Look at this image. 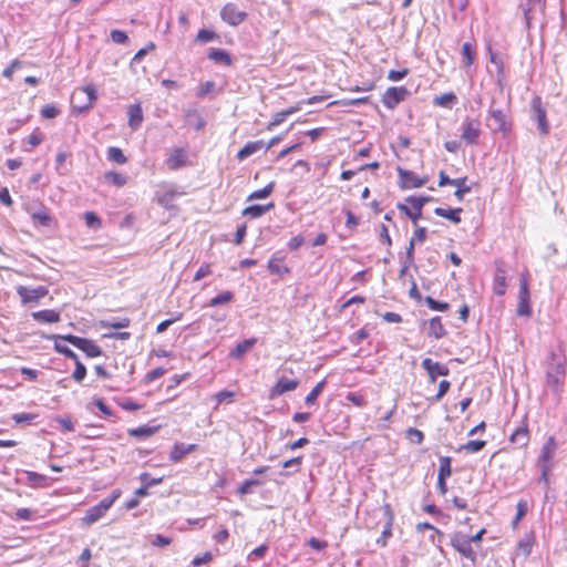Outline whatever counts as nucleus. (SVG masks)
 I'll use <instances>...</instances> for the list:
<instances>
[{
	"mask_svg": "<svg viewBox=\"0 0 567 567\" xmlns=\"http://www.w3.org/2000/svg\"><path fill=\"white\" fill-rule=\"evenodd\" d=\"M103 516H104V513H102V511L97 507V505H95L86 511L85 516L83 517V522L86 525H91V524H94L95 522H97Z\"/></svg>",
	"mask_w": 567,
	"mask_h": 567,
	"instance_id": "nucleus-35",
	"label": "nucleus"
},
{
	"mask_svg": "<svg viewBox=\"0 0 567 567\" xmlns=\"http://www.w3.org/2000/svg\"><path fill=\"white\" fill-rule=\"evenodd\" d=\"M84 220L90 228L97 229L101 226L100 217L93 212H86L84 214Z\"/></svg>",
	"mask_w": 567,
	"mask_h": 567,
	"instance_id": "nucleus-48",
	"label": "nucleus"
},
{
	"mask_svg": "<svg viewBox=\"0 0 567 567\" xmlns=\"http://www.w3.org/2000/svg\"><path fill=\"white\" fill-rule=\"evenodd\" d=\"M405 435L406 439L414 444H421L424 440V434L420 430L414 427H409L405 431Z\"/></svg>",
	"mask_w": 567,
	"mask_h": 567,
	"instance_id": "nucleus-42",
	"label": "nucleus"
},
{
	"mask_svg": "<svg viewBox=\"0 0 567 567\" xmlns=\"http://www.w3.org/2000/svg\"><path fill=\"white\" fill-rule=\"evenodd\" d=\"M54 421L56 423H59L64 431H66V432L74 431V424L70 416H56V417H54Z\"/></svg>",
	"mask_w": 567,
	"mask_h": 567,
	"instance_id": "nucleus-56",
	"label": "nucleus"
},
{
	"mask_svg": "<svg viewBox=\"0 0 567 567\" xmlns=\"http://www.w3.org/2000/svg\"><path fill=\"white\" fill-rule=\"evenodd\" d=\"M164 477H152L150 473L143 472L140 474V481L142 484L146 485L148 488L155 485H158L163 482Z\"/></svg>",
	"mask_w": 567,
	"mask_h": 567,
	"instance_id": "nucleus-45",
	"label": "nucleus"
},
{
	"mask_svg": "<svg viewBox=\"0 0 567 567\" xmlns=\"http://www.w3.org/2000/svg\"><path fill=\"white\" fill-rule=\"evenodd\" d=\"M506 277L504 271L497 269L495 279H494V292L498 296H503L506 291Z\"/></svg>",
	"mask_w": 567,
	"mask_h": 567,
	"instance_id": "nucleus-31",
	"label": "nucleus"
},
{
	"mask_svg": "<svg viewBox=\"0 0 567 567\" xmlns=\"http://www.w3.org/2000/svg\"><path fill=\"white\" fill-rule=\"evenodd\" d=\"M37 417V414L33 413H16L12 415V420L17 423H30Z\"/></svg>",
	"mask_w": 567,
	"mask_h": 567,
	"instance_id": "nucleus-54",
	"label": "nucleus"
},
{
	"mask_svg": "<svg viewBox=\"0 0 567 567\" xmlns=\"http://www.w3.org/2000/svg\"><path fill=\"white\" fill-rule=\"evenodd\" d=\"M481 134V123L477 120H470L463 125L462 140L468 144H475Z\"/></svg>",
	"mask_w": 567,
	"mask_h": 567,
	"instance_id": "nucleus-13",
	"label": "nucleus"
},
{
	"mask_svg": "<svg viewBox=\"0 0 567 567\" xmlns=\"http://www.w3.org/2000/svg\"><path fill=\"white\" fill-rule=\"evenodd\" d=\"M220 18L229 25L237 27L247 18V12L239 10L235 3H227L220 11Z\"/></svg>",
	"mask_w": 567,
	"mask_h": 567,
	"instance_id": "nucleus-6",
	"label": "nucleus"
},
{
	"mask_svg": "<svg viewBox=\"0 0 567 567\" xmlns=\"http://www.w3.org/2000/svg\"><path fill=\"white\" fill-rule=\"evenodd\" d=\"M565 360L555 352H550V362L547 371V383L549 386H558L565 378Z\"/></svg>",
	"mask_w": 567,
	"mask_h": 567,
	"instance_id": "nucleus-3",
	"label": "nucleus"
},
{
	"mask_svg": "<svg viewBox=\"0 0 567 567\" xmlns=\"http://www.w3.org/2000/svg\"><path fill=\"white\" fill-rule=\"evenodd\" d=\"M450 544L451 546L457 551L460 553L462 556L466 557L467 559H470L473 564H475L476 561V553L474 551V549L472 548L471 546V540L468 539V536L461 533V532H456L454 533L452 536H451V540H450Z\"/></svg>",
	"mask_w": 567,
	"mask_h": 567,
	"instance_id": "nucleus-4",
	"label": "nucleus"
},
{
	"mask_svg": "<svg viewBox=\"0 0 567 567\" xmlns=\"http://www.w3.org/2000/svg\"><path fill=\"white\" fill-rule=\"evenodd\" d=\"M105 179L110 183H112L115 186H123L126 184V177L120 173L116 172H107L105 174Z\"/></svg>",
	"mask_w": 567,
	"mask_h": 567,
	"instance_id": "nucleus-44",
	"label": "nucleus"
},
{
	"mask_svg": "<svg viewBox=\"0 0 567 567\" xmlns=\"http://www.w3.org/2000/svg\"><path fill=\"white\" fill-rule=\"evenodd\" d=\"M110 37L111 40L117 44H125L128 41L127 34L121 30H112Z\"/></svg>",
	"mask_w": 567,
	"mask_h": 567,
	"instance_id": "nucleus-53",
	"label": "nucleus"
},
{
	"mask_svg": "<svg viewBox=\"0 0 567 567\" xmlns=\"http://www.w3.org/2000/svg\"><path fill=\"white\" fill-rule=\"evenodd\" d=\"M196 447V444L175 443L169 453V460L177 463L182 461L185 455L194 452Z\"/></svg>",
	"mask_w": 567,
	"mask_h": 567,
	"instance_id": "nucleus-14",
	"label": "nucleus"
},
{
	"mask_svg": "<svg viewBox=\"0 0 567 567\" xmlns=\"http://www.w3.org/2000/svg\"><path fill=\"white\" fill-rule=\"evenodd\" d=\"M452 458L450 456L440 457L439 475L437 477L447 478L452 474Z\"/></svg>",
	"mask_w": 567,
	"mask_h": 567,
	"instance_id": "nucleus-32",
	"label": "nucleus"
},
{
	"mask_svg": "<svg viewBox=\"0 0 567 567\" xmlns=\"http://www.w3.org/2000/svg\"><path fill=\"white\" fill-rule=\"evenodd\" d=\"M430 200V197H415L409 196L406 198V203H409L412 208L415 209V213H411V208H409L405 204H398V209L405 214L413 223L416 225V220L422 216V208Z\"/></svg>",
	"mask_w": 567,
	"mask_h": 567,
	"instance_id": "nucleus-5",
	"label": "nucleus"
},
{
	"mask_svg": "<svg viewBox=\"0 0 567 567\" xmlns=\"http://www.w3.org/2000/svg\"><path fill=\"white\" fill-rule=\"evenodd\" d=\"M556 451V442H555V439L553 436H549L548 440L546 441V443L543 445L542 447V452H540V461L543 463H547L551 460V457L554 456V453Z\"/></svg>",
	"mask_w": 567,
	"mask_h": 567,
	"instance_id": "nucleus-29",
	"label": "nucleus"
},
{
	"mask_svg": "<svg viewBox=\"0 0 567 567\" xmlns=\"http://www.w3.org/2000/svg\"><path fill=\"white\" fill-rule=\"evenodd\" d=\"M27 480L33 486H44L47 483V476L37 472H27Z\"/></svg>",
	"mask_w": 567,
	"mask_h": 567,
	"instance_id": "nucleus-43",
	"label": "nucleus"
},
{
	"mask_svg": "<svg viewBox=\"0 0 567 567\" xmlns=\"http://www.w3.org/2000/svg\"><path fill=\"white\" fill-rule=\"evenodd\" d=\"M463 212L462 208H454V209H445V208H442V207H437L434 209V214L440 216V217H443V218H446L449 220H451L452 223L454 224H458L461 223V217H460V214Z\"/></svg>",
	"mask_w": 567,
	"mask_h": 567,
	"instance_id": "nucleus-25",
	"label": "nucleus"
},
{
	"mask_svg": "<svg viewBox=\"0 0 567 567\" xmlns=\"http://www.w3.org/2000/svg\"><path fill=\"white\" fill-rule=\"evenodd\" d=\"M187 153L183 148H176L167 158L169 169H177L186 164Z\"/></svg>",
	"mask_w": 567,
	"mask_h": 567,
	"instance_id": "nucleus-20",
	"label": "nucleus"
},
{
	"mask_svg": "<svg viewBox=\"0 0 567 567\" xmlns=\"http://www.w3.org/2000/svg\"><path fill=\"white\" fill-rule=\"evenodd\" d=\"M295 111H296V109L291 107V109H288V110H285V111H281V112H278L277 114H275L274 118L268 124V130H272L275 126L282 123L287 118V116L292 114Z\"/></svg>",
	"mask_w": 567,
	"mask_h": 567,
	"instance_id": "nucleus-40",
	"label": "nucleus"
},
{
	"mask_svg": "<svg viewBox=\"0 0 567 567\" xmlns=\"http://www.w3.org/2000/svg\"><path fill=\"white\" fill-rule=\"evenodd\" d=\"M533 540V535H528L518 543L519 549H522L526 556L532 551Z\"/></svg>",
	"mask_w": 567,
	"mask_h": 567,
	"instance_id": "nucleus-58",
	"label": "nucleus"
},
{
	"mask_svg": "<svg viewBox=\"0 0 567 567\" xmlns=\"http://www.w3.org/2000/svg\"><path fill=\"white\" fill-rule=\"evenodd\" d=\"M398 173L400 177V186L403 189L417 188L426 183V178H421L411 171L399 167Z\"/></svg>",
	"mask_w": 567,
	"mask_h": 567,
	"instance_id": "nucleus-11",
	"label": "nucleus"
},
{
	"mask_svg": "<svg viewBox=\"0 0 567 567\" xmlns=\"http://www.w3.org/2000/svg\"><path fill=\"white\" fill-rule=\"evenodd\" d=\"M233 298H234V293L231 291H224V292L219 293L218 296L214 297L213 299H210L208 306L217 307V306H220V305L231 301Z\"/></svg>",
	"mask_w": 567,
	"mask_h": 567,
	"instance_id": "nucleus-41",
	"label": "nucleus"
},
{
	"mask_svg": "<svg viewBox=\"0 0 567 567\" xmlns=\"http://www.w3.org/2000/svg\"><path fill=\"white\" fill-rule=\"evenodd\" d=\"M274 185H275L274 182H270L264 188L252 192L248 196L247 200L250 202V200L262 199V198L268 197L274 190Z\"/></svg>",
	"mask_w": 567,
	"mask_h": 567,
	"instance_id": "nucleus-36",
	"label": "nucleus"
},
{
	"mask_svg": "<svg viewBox=\"0 0 567 567\" xmlns=\"http://www.w3.org/2000/svg\"><path fill=\"white\" fill-rule=\"evenodd\" d=\"M301 462H302V456H297V457H292L290 460H287L282 463V467L284 468H290V467H293L295 468V472H298L299 471V467L301 465Z\"/></svg>",
	"mask_w": 567,
	"mask_h": 567,
	"instance_id": "nucleus-62",
	"label": "nucleus"
},
{
	"mask_svg": "<svg viewBox=\"0 0 567 567\" xmlns=\"http://www.w3.org/2000/svg\"><path fill=\"white\" fill-rule=\"evenodd\" d=\"M526 513H527V504H526V502L525 501H519L518 504H517L516 516L514 517V519L512 522V525H513L514 528L517 526L519 520L526 515Z\"/></svg>",
	"mask_w": 567,
	"mask_h": 567,
	"instance_id": "nucleus-52",
	"label": "nucleus"
},
{
	"mask_svg": "<svg viewBox=\"0 0 567 567\" xmlns=\"http://www.w3.org/2000/svg\"><path fill=\"white\" fill-rule=\"evenodd\" d=\"M427 334L430 337H434L435 339H441L446 334V330L442 324L441 317H433L427 322Z\"/></svg>",
	"mask_w": 567,
	"mask_h": 567,
	"instance_id": "nucleus-22",
	"label": "nucleus"
},
{
	"mask_svg": "<svg viewBox=\"0 0 567 567\" xmlns=\"http://www.w3.org/2000/svg\"><path fill=\"white\" fill-rule=\"evenodd\" d=\"M384 514L389 516V520L382 530L381 536L377 539V544L384 547L386 545V539L391 536V526H392V514L391 507L389 504L383 506Z\"/></svg>",
	"mask_w": 567,
	"mask_h": 567,
	"instance_id": "nucleus-26",
	"label": "nucleus"
},
{
	"mask_svg": "<svg viewBox=\"0 0 567 567\" xmlns=\"http://www.w3.org/2000/svg\"><path fill=\"white\" fill-rule=\"evenodd\" d=\"M74 363H75V369L73 371V378L76 381H81L84 379V377L86 374V368L79 359L74 360Z\"/></svg>",
	"mask_w": 567,
	"mask_h": 567,
	"instance_id": "nucleus-57",
	"label": "nucleus"
},
{
	"mask_svg": "<svg viewBox=\"0 0 567 567\" xmlns=\"http://www.w3.org/2000/svg\"><path fill=\"white\" fill-rule=\"evenodd\" d=\"M28 212L30 213L34 225L50 227L53 223V218L49 213V209L45 207H41L37 212H32L30 208H28Z\"/></svg>",
	"mask_w": 567,
	"mask_h": 567,
	"instance_id": "nucleus-15",
	"label": "nucleus"
},
{
	"mask_svg": "<svg viewBox=\"0 0 567 567\" xmlns=\"http://www.w3.org/2000/svg\"><path fill=\"white\" fill-rule=\"evenodd\" d=\"M265 146V143L262 141H255V142H248L238 153L237 158L239 161H244L251 156L252 154L257 153Z\"/></svg>",
	"mask_w": 567,
	"mask_h": 567,
	"instance_id": "nucleus-23",
	"label": "nucleus"
},
{
	"mask_svg": "<svg viewBox=\"0 0 567 567\" xmlns=\"http://www.w3.org/2000/svg\"><path fill=\"white\" fill-rule=\"evenodd\" d=\"M18 295L21 297L23 303L28 302H38L41 298L48 295V289L43 286L37 288H30L24 286H19L17 288Z\"/></svg>",
	"mask_w": 567,
	"mask_h": 567,
	"instance_id": "nucleus-9",
	"label": "nucleus"
},
{
	"mask_svg": "<svg viewBox=\"0 0 567 567\" xmlns=\"http://www.w3.org/2000/svg\"><path fill=\"white\" fill-rule=\"evenodd\" d=\"M215 87V83L213 81H207L203 83L197 92L198 97H204L206 94H208Z\"/></svg>",
	"mask_w": 567,
	"mask_h": 567,
	"instance_id": "nucleus-63",
	"label": "nucleus"
},
{
	"mask_svg": "<svg viewBox=\"0 0 567 567\" xmlns=\"http://www.w3.org/2000/svg\"><path fill=\"white\" fill-rule=\"evenodd\" d=\"M409 73V70L408 69H403V70H391L388 74V79L393 81V82H396V81H400L402 80L403 78H405Z\"/></svg>",
	"mask_w": 567,
	"mask_h": 567,
	"instance_id": "nucleus-61",
	"label": "nucleus"
},
{
	"mask_svg": "<svg viewBox=\"0 0 567 567\" xmlns=\"http://www.w3.org/2000/svg\"><path fill=\"white\" fill-rule=\"evenodd\" d=\"M457 102V96L450 92L434 97L433 103L436 106L445 107L451 110Z\"/></svg>",
	"mask_w": 567,
	"mask_h": 567,
	"instance_id": "nucleus-27",
	"label": "nucleus"
},
{
	"mask_svg": "<svg viewBox=\"0 0 567 567\" xmlns=\"http://www.w3.org/2000/svg\"><path fill=\"white\" fill-rule=\"evenodd\" d=\"M439 177H440V179H439L440 187H443L446 185L460 186L466 182V177L452 179L443 171L440 172Z\"/></svg>",
	"mask_w": 567,
	"mask_h": 567,
	"instance_id": "nucleus-38",
	"label": "nucleus"
},
{
	"mask_svg": "<svg viewBox=\"0 0 567 567\" xmlns=\"http://www.w3.org/2000/svg\"><path fill=\"white\" fill-rule=\"evenodd\" d=\"M408 94L409 91L403 86L389 87L383 95L382 102L388 109L393 110Z\"/></svg>",
	"mask_w": 567,
	"mask_h": 567,
	"instance_id": "nucleus-10",
	"label": "nucleus"
},
{
	"mask_svg": "<svg viewBox=\"0 0 567 567\" xmlns=\"http://www.w3.org/2000/svg\"><path fill=\"white\" fill-rule=\"evenodd\" d=\"M274 207V203H268L267 205H250L243 210V215L250 218H258Z\"/></svg>",
	"mask_w": 567,
	"mask_h": 567,
	"instance_id": "nucleus-24",
	"label": "nucleus"
},
{
	"mask_svg": "<svg viewBox=\"0 0 567 567\" xmlns=\"http://www.w3.org/2000/svg\"><path fill=\"white\" fill-rule=\"evenodd\" d=\"M509 441L519 447H525L529 441V432L527 425L517 427L511 435Z\"/></svg>",
	"mask_w": 567,
	"mask_h": 567,
	"instance_id": "nucleus-21",
	"label": "nucleus"
},
{
	"mask_svg": "<svg viewBox=\"0 0 567 567\" xmlns=\"http://www.w3.org/2000/svg\"><path fill=\"white\" fill-rule=\"evenodd\" d=\"M298 385L299 381L297 379L281 377L278 379L272 390H295Z\"/></svg>",
	"mask_w": 567,
	"mask_h": 567,
	"instance_id": "nucleus-34",
	"label": "nucleus"
},
{
	"mask_svg": "<svg viewBox=\"0 0 567 567\" xmlns=\"http://www.w3.org/2000/svg\"><path fill=\"white\" fill-rule=\"evenodd\" d=\"M97 99V93L94 86L86 85L75 90L72 94L71 102L74 109L83 112L92 106Z\"/></svg>",
	"mask_w": 567,
	"mask_h": 567,
	"instance_id": "nucleus-2",
	"label": "nucleus"
},
{
	"mask_svg": "<svg viewBox=\"0 0 567 567\" xmlns=\"http://www.w3.org/2000/svg\"><path fill=\"white\" fill-rule=\"evenodd\" d=\"M120 495H121V491L114 489L110 496L103 498L96 505L102 511V513L105 514L112 507L114 502L120 497Z\"/></svg>",
	"mask_w": 567,
	"mask_h": 567,
	"instance_id": "nucleus-33",
	"label": "nucleus"
},
{
	"mask_svg": "<svg viewBox=\"0 0 567 567\" xmlns=\"http://www.w3.org/2000/svg\"><path fill=\"white\" fill-rule=\"evenodd\" d=\"M107 157L110 161L115 162L116 164H125L127 162V158L122 150L114 146L109 148Z\"/></svg>",
	"mask_w": 567,
	"mask_h": 567,
	"instance_id": "nucleus-37",
	"label": "nucleus"
},
{
	"mask_svg": "<svg viewBox=\"0 0 567 567\" xmlns=\"http://www.w3.org/2000/svg\"><path fill=\"white\" fill-rule=\"evenodd\" d=\"M462 55H463V62H464L465 66H470L473 64L475 53H474L472 44L470 42L463 43Z\"/></svg>",
	"mask_w": 567,
	"mask_h": 567,
	"instance_id": "nucleus-39",
	"label": "nucleus"
},
{
	"mask_svg": "<svg viewBox=\"0 0 567 567\" xmlns=\"http://www.w3.org/2000/svg\"><path fill=\"white\" fill-rule=\"evenodd\" d=\"M59 113H60L59 109H56L53 105H45L41 110V115L44 118H54V117H56L59 115Z\"/></svg>",
	"mask_w": 567,
	"mask_h": 567,
	"instance_id": "nucleus-60",
	"label": "nucleus"
},
{
	"mask_svg": "<svg viewBox=\"0 0 567 567\" xmlns=\"http://www.w3.org/2000/svg\"><path fill=\"white\" fill-rule=\"evenodd\" d=\"M486 445V441L477 440V441H468L463 449L470 453H477L482 451Z\"/></svg>",
	"mask_w": 567,
	"mask_h": 567,
	"instance_id": "nucleus-49",
	"label": "nucleus"
},
{
	"mask_svg": "<svg viewBox=\"0 0 567 567\" xmlns=\"http://www.w3.org/2000/svg\"><path fill=\"white\" fill-rule=\"evenodd\" d=\"M259 485H261V482L258 481V480H254V478L246 480L238 487L237 492L240 495H247V494L251 493V487L252 486H259Z\"/></svg>",
	"mask_w": 567,
	"mask_h": 567,
	"instance_id": "nucleus-47",
	"label": "nucleus"
},
{
	"mask_svg": "<svg viewBox=\"0 0 567 567\" xmlns=\"http://www.w3.org/2000/svg\"><path fill=\"white\" fill-rule=\"evenodd\" d=\"M54 348L58 352L64 354L66 358L78 360L76 353L66 346H62L60 342L56 341Z\"/></svg>",
	"mask_w": 567,
	"mask_h": 567,
	"instance_id": "nucleus-59",
	"label": "nucleus"
},
{
	"mask_svg": "<svg viewBox=\"0 0 567 567\" xmlns=\"http://www.w3.org/2000/svg\"><path fill=\"white\" fill-rule=\"evenodd\" d=\"M487 126L494 132H507L506 115L502 110L492 109L487 118Z\"/></svg>",
	"mask_w": 567,
	"mask_h": 567,
	"instance_id": "nucleus-12",
	"label": "nucleus"
},
{
	"mask_svg": "<svg viewBox=\"0 0 567 567\" xmlns=\"http://www.w3.org/2000/svg\"><path fill=\"white\" fill-rule=\"evenodd\" d=\"M128 126L132 130H137L143 122V111L140 104H132L127 110Z\"/></svg>",
	"mask_w": 567,
	"mask_h": 567,
	"instance_id": "nucleus-17",
	"label": "nucleus"
},
{
	"mask_svg": "<svg viewBox=\"0 0 567 567\" xmlns=\"http://www.w3.org/2000/svg\"><path fill=\"white\" fill-rule=\"evenodd\" d=\"M517 315L522 317H529L532 315V309L529 306V289L527 280L524 276H522L519 284Z\"/></svg>",
	"mask_w": 567,
	"mask_h": 567,
	"instance_id": "nucleus-8",
	"label": "nucleus"
},
{
	"mask_svg": "<svg viewBox=\"0 0 567 567\" xmlns=\"http://www.w3.org/2000/svg\"><path fill=\"white\" fill-rule=\"evenodd\" d=\"M235 392H217L212 400L216 402V406L221 403H231Z\"/></svg>",
	"mask_w": 567,
	"mask_h": 567,
	"instance_id": "nucleus-50",
	"label": "nucleus"
},
{
	"mask_svg": "<svg viewBox=\"0 0 567 567\" xmlns=\"http://www.w3.org/2000/svg\"><path fill=\"white\" fill-rule=\"evenodd\" d=\"M532 118L538 124V130L543 135L549 132V125L546 120V110L542 107L540 97L536 96L532 101Z\"/></svg>",
	"mask_w": 567,
	"mask_h": 567,
	"instance_id": "nucleus-7",
	"label": "nucleus"
},
{
	"mask_svg": "<svg viewBox=\"0 0 567 567\" xmlns=\"http://www.w3.org/2000/svg\"><path fill=\"white\" fill-rule=\"evenodd\" d=\"M346 399L353 403L355 406H363L365 404L364 396L361 392H348Z\"/></svg>",
	"mask_w": 567,
	"mask_h": 567,
	"instance_id": "nucleus-55",
	"label": "nucleus"
},
{
	"mask_svg": "<svg viewBox=\"0 0 567 567\" xmlns=\"http://www.w3.org/2000/svg\"><path fill=\"white\" fill-rule=\"evenodd\" d=\"M256 343V339H245L237 343L231 350L230 357L239 359L241 358L252 346Z\"/></svg>",
	"mask_w": 567,
	"mask_h": 567,
	"instance_id": "nucleus-30",
	"label": "nucleus"
},
{
	"mask_svg": "<svg viewBox=\"0 0 567 567\" xmlns=\"http://www.w3.org/2000/svg\"><path fill=\"white\" fill-rule=\"evenodd\" d=\"M172 543V538L163 535H156L155 538L152 540V545L158 546V547H165L168 546Z\"/></svg>",
	"mask_w": 567,
	"mask_h": 567,
	"instance_id": "nucleus-64",
	"label": "nucleus"
},
{
	"mask_svg": "<svg viewBox=\"0 0 567 567\" xmlns=\"http://www.w3.org/2000/svg\"><path fill=\"white\" fill-rule=\"evenodd\" d=\"M31 317L43 323H54L60 321V313L52 309L40 310L31 313Z\"/></svg>",
	"mask_w": 567,
	"mask_h": 567,
	"instance_id": "nucleus-19",
	"label": "nucleus"
},
{
	"mask_svg": "<svg viewBox=\"0 0 567 567\" xmlns=\"http://www.w3.org/2000/svg\"><path fill=\"white\" fill-rule=\"evenodd\" d=\"M425 302L427 307L434 311H446L450 308V305L447 302L437 301L432 297H426Z\"/></svg>",
	"mask_w": 567,
	"mask_h": 567,
	"instance_id": "nucleus-46",
	"label": "nucleus"
},
{
	"mask_svg": "<svg viewBox=\"0 0 567 567\" xmlns=\"http://www.w3.org/2000/svg\"><path fill=\"white\" fill-rule=\"evenodd\" d=\"M55 340H63L79 350L83 351L89 358H95L102 354L101 348L95 344L93 340L81 338L73 334H66V336H52Z\"/></svg>",
	"mask_w": 567,
	"mask_h": 567,
	"instance_id": "nucleus-1",
	"label": "nucleus"
},
{
	"mask_svg": "<svg viewBox=\"0 0 567 567\" xmlns=\"http://www.w3.org/2000/svg\"><path fill=\"white\" fill-rule=\"evenodd\" d=\"M207 56H208V59H210L217 63H223L225 65L231 64L230 54L226 50H223V49H210Z\"/></svg>",
	"mask_w": 567,
	"mask_h": 567,
	"instance_id": "nucleus-28",
	"label": "nucleus"
},
{
	"mask_svg": "<svg viewBox=\"0 0 567 567\" xmlns=\"http://www.w3.org/2000/svg\"><path fill=\"white\" fill-rule=\"evenodd\" d=\"M161 425L144 424L135 429L128 430V435L136 439H147L158 432Z\"/></svg>",
	"mask_w": 567,
	"mask_h": 567,
	"instance_id": "nucleus-18",
	"label": "nucleus"
},
{
	"mask_svg": "<svg viewBox=\"0 0 567 567\" xmlns=\"http://www.w3.org/2000/svg\"><path fill=\"white\" fill-rule=\"evenodd\" d=\"M422 367L426 370L432 382H434L439 375H444L447 372L443 365H441L439 362L432 361L429 358L422 361Z\"/></svg>",
	"mask_w": 567,
	"mask_h": 567,
	"instance_id": "nucleus-16",
	"label": "nucleus"
},
{
	"mask_svg": "<svg viewBox=\"0 0 567 567\" xmlns=\"http://www.w3.org/2000/svg\"><path fill=\"white\" fill-rule=\"evenodd\" d=\"M216 38H218V35L214 31H210L207 29H200L196 35V41L206 43V42L213 41Z\"/></svg>",
	"mask_w": 567,
	"mask_h": 567,
	"instance_id": "nucleus-51",
	"label": "nucleus"
}]
</instances>
